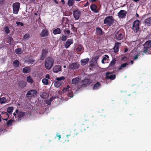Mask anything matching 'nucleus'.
<instances>
[{"instance_id":"obj_1","label":"nucleus","mask_w":151,"mask_h":151,"mask_svg":"<svg viewBox=\"0 0 151 151\" xmlns=\"http://www.w3.org/2000/svg\"><path fill=\"white\" fill-rule=\"evenodd\" d=\"M54 63V59L50 57L47 58L45 60V67L48 70L50 69Z\"/></svg>"},{"instance_id":"obj_2","label":"nucleus","mask_w":151,"mask_h":151,"mask_svg":"<svg viewBox=\"0 0 151 151\" xmlns=\"http://www.w3.org/2000/svg\"><path fill=\"white\" fill-rule=\"evenodd\" d=\"M115 34L116 39L118 40H122L125 36L124 31L122 29H120L118 31L117 30L116 31Z\"/></svg>"},{"instance_id":"obj_3","label":"nucleus","mask_w":151,"mask_h":151,"mask_svg":"<svg viewBox=\"0 0 151 151\" xmlns=\"http://www.w3.org/2000/svg\"><path fill=\"white\" fill-rule=\"evenodd\" d=\"M115 20L113 19V16H109L106 17L104 20V24L109 27L112 25L114 23Z\"/></svg>"},{"instance_id":"obj_4","label":"nucleus","mask_w":151,"mask_h":151,"mask_svg":"<svg viewBox=\"0 0 151 151\" xmlns=\"http://www.w3.org/2000/svg\"><path fill=\"white\" fill-rule=\"evenodd\" d=\"M139 21L137 19H136L133 22L132 29L136 33L139 30Z\"/></svg>"},{"instance_id":"obj_5","label":"nucleus","mask_w":151,"mask_h":151,"mask_svg":"<svg viewBox=\"0 0 151 151\" xmlns=\"http://www.w3.org/2000/svg\"><path fill=\"white\" fill-rule=\"evenodd\" d=\"M65 79V77L63 76H61L60 77L57 78H56V80H57L55 81L54 83V86L56 88H58L62 83V82L61 81L62 80H64Z\"/></svg>"},{"instance_id":"obj_6","label":"nucleus","mask_w":151,"mask_h":151,"mask_svg":"<svg viewBox=\"0 0 151 151\" xmlns=\"http://www.w3.org/2000/svg\"><path fill=\"white\" fill-rule=\"evenodd\" d=\"M73 14L75 20H77L80 17L81 14V12L78 9H77L73 12Z\"/></svg>"},{"instance_id":"obj_7","label":"nucleus","mask_w":151,"mask_h":151,"mask_svg":"<svg viewBox=\"0 0 151 151\" xmlns=\"http://www.w3.org/2000/svg\"><path fill=\"white\" fill-rule=\"evenodd\" d=\"M20 4L19 2H16L13 4V13L15 14H17L19 11Z\"/></svg>"},{"instance_id":"obj_8","label":"nucleus","mask_w":151,"mask_h":151,"mask_svg":"<svg viewBox=\"0 0 151 151\" xmlns=\"http://www.w3.org/2000/svg\"><path fill=\"white\" fill-rule=\"evenodd\" d=\"M37 93V91L34 90H31L27 92L26 94V96L28 99L30 97H32L35 96Z\"/></svg>"},{"instance_id":"obj_9","label":"nucleus","mask_w":151,"mask_h":151,"mask_svg":"<svg viewBox=\"0 0 151 151\" xmlns=\"http://www.w3.org/2000/svg\"><path fill=\"white\" fill-rule=\"evenodd\" d=\"M48 53V50L47 49H43L42 51L41 54L40 56V60H43L46 57Z\"/></svg>"},{"instance_id":"obj_10","label":"nucleus","mask_w":151,"mask_h":151,"mask_svg":"<svg viewBox=\"0 0 151 151\" xmlns=\"http://www.w3.org/2000/svg\"><path fill=\"white\" fill-rule=\"evenodd\" d=\"M127 12L123 10L119 11L118 13V16L120 18H124L126 16Z\"/></svg>"},{"instance_id":"obj_11","label":"nucleus","mask_w":151,"mask_h":151,"mask_svg":"<svg viewBox=\"0 0 151 151\" xmlns=\"http://www.w3.org/2000/svg\"><path fill=\"white\" fill-rule=\"evenodd\" d=\"M80 66L79 64L77 63H73L70 64L69 66L70 69L74 70L78 68Z\"/></svg>"},{"instance_id":"obj_12","label":"nucleus","mask_w":151,"mask_h":151,"mask_svg":"<svg viewBox=\"0 0 151 151\" xmlns=\"http://www.w3.org/2000/svg\"><path fill=\"white\" fill-rule=\"evenodd\" d=\"M116 76L115 74H111L109 72H107L106 73V78L113 80L116 78Z\"/></svg>"},{"instance_id":"obj_13","label":"nucleus","mask_w":151,"mask_h":151,"mask_svg":"<svg viewBox=\"0 0 151 151\" xmlns=\"http://www.w3.org/2000/svg\"><path fill=\"white\" fill-rule=\"evenodd\" d=\"M73 40L72 39H68L66 41L65 45V46L66 48H68L70 45L73 43Z\"/></svg>"},{"instance_id":"obj_14","label":"nucleus","mask_w":151,"mask_h":151,"mask_svg":"<svg viewBox=\"0 0 151 151\" xmlns=\"http://www.w3.org/2000/svg\"><path fill=\"white\" fill-rule=\"evenodd\" d=\"M49 34L48 31L46 29H43L41 33L40 34V36L42 37H47Z\"/></svg>"},{"instance_id":"obj_15","label":"nucleus","mask_w":151,"mask_h":151,"mask_svg":"<svg viewBox=\"0 0 151 151\" xmlns=\"http://www.w3.org/2000/svg\"><path fill=\"white\" fill-rule=\"evenodd\" d=\"M15 112L17 114V117L19 118H22V117L24 116L26 114L25 112L22 111H19L18 109L16 110Z\"/></svg>"},{"instance_id":"obj_16","label":"nucleus","mask_w":151,"mask_h":151,"mask_svg":"<svg viewBox=\"0 0 151 151\" xmlns=\"http://www.w3.org/2000/svg\"><path fill=\"white\" fill-rule=\"evenodd\" d=\"M53 71L55 73H58L61 70V66L59 65H56L52 69Z\"/></svg>"},{"instance_id":"obj_17","label":"nucleus","mask_w":151,"mask_h":151,"mask_svg":"<svg viewBox=\"0 0 151 151\" xmlns=\"http://www.w3.org/2000/svg\"><path fill=\"white\" fill-rule=\"evenodd\" d=\"M119 45H121V43H120L117 42L115 43V45L113 48V50L115 53H116L118 52Z\"/></svg>"},{"instance_id":"obj_18","label":"nucleus","mask_w":151,"mask_h":151,"mask_svg":"<svg viewBox=\"0 0 151 151\" xmlns=\"http://www.w3.org/2000/svg\"><path fill=\"white\" fill-rule=\"evenodd\" d=\"M144 24L146 26H148L151 25V17L145 19V20Z\"/></svg>"},{"instance_id":"obj_19","label":"nucleus","mask_w":151,"mask_h":151,"mask_svg":"<svg viewBox=\"0 0 151 151\" xmlns=\"http://www.w3.org/2000/svg\"><path fill=\"white\" fill-rule=\"evenodd\" d=\"M1 115H2V116H4V117L5 118H2L3 120L7 121L9 117V115L7 112L2 111L1 113Z\"/></svg>"},{"instance_id":"obj_20","label":"nucleus","mask_w":151,"mask_h":151,"mask_svg":"<svg viewBox=\"0 0 151 151\" xmlns=\"http://www.w3.org/2000/svg\"><path fill=\"white\" fill-rule=\"evenodd\" d=\"M31 71V68L29 66L24 67L22 70V72L24 73H28L30 72Z\"/></svg>"},{"instance_id":"obj_21","label":"nucleus","mask_w":151,"mask_h":151,"mask_svg":"<svg viewBox=\"0 0 151 151\" xmlns=\"http://www.w3.org/2000/svg\"><path fill=\"white\" fill-rule=\"evenodd\" d=\"M109 57L108 56L106 55H104V57L102 60L101 62L103 64L107 63L108 61L109 60Z\"/></svg>"},{"instance_id":"obj_22","label":"nucleus","mask_w":151,"mask_h":151,"mask_svg":"<svg viewBox=\"0 0 151 151\" xmlns=\"http://www.w3.org/2000/svg\"><path fill=\"white\" fill-rule=\"evenodd\" d=\"M96 32L97 35H102L103 31L101 28L97 27L96 28Z\"/></svg>"},{"instance_id":"obj_23","label":"nucleus","mask_w":151,"mask_h":151,"mask_svg":"<svg viewBox=\"0 0 151 151\" xmlns=\"http://www.w3.org/2000/svg\"><path fill=\"white\" fill-rule=\"evenodd\" d=\"M101 86V84L99 82H97L95 83L93 86V90H96L99 88Z\"/></svg>"},{"instance_id":"obj_24","label":"nucleus","mask_w":151,"mask_h":151,"mask_svg":"<svg viewBox=\"0 0 151 151\" xmlns=\"http://www.w3.org/2000/svg\"><path fill=\"white\" fill-rule=\"evenodd\" d=\"M89 60V59L88 58H86L82 59L81 60V63L82 65H84L87 63Z\"/></svg>"},{"instance_id":"obj_25","label":"nucleus","mask_w":151,"mask_h":151,"mask_svg":"<svg viewBox=\"0 0 151 151\" xmlns=\"http://www.w3.org/2000/svg\"><path fill=\"white\" fill-rule=\"evenodd\" d=\"M14 121V120L12 119H9L6 123V126L8 127L12 126L13 125V123Z\"/></svg>"},{"instance_id":"obj_26","label":"nucleus","mask_w":151,"mask_h":151,"mask_svg":"<svg viewBox=\"0 0 151 151\" xmlns=\"http://www.w3.org/2000/svg\"><path fill=\"white\" fill-rule=\"evenodd\" d=\"M84 48L82 45H79L76 49V50L78 52H80L83 50Z\"/></svg>"},{"instance_id":"obj_27","label":"nucleus","mask_w":151,"mask_h":151,"mask_svg":"<svg viewBox=\"0 0 151 151\" xmlns=\"http://www.w3.org/2000/svg\"><path fill=\"white\" fill-rule=\"evenodd\" d=\"M53 33L55 35H57L61 33V30L59 28H57L54 29L53 31Z\"/></svg>"},{"instance_id":"obj_28","label":"nucleus","mask_w":151,"mask_h":151,"mask_svg":"<svg viewBox=\"0 0 151 151\" xmlns=\"http://www.w3.org/2000/svg\"><path fill=\"white\" fill-rule=\"evenodd\" d=\"M82 82L83 83L82 86H84V85L89 84H90V80L87 79L86 78L84 80H82Z\"/></svg>"},{"instance_id":"obj_29","label":"nucleus","mask_w":151,"mask_h":151,"mask_svg":"<svg viewBox=\"0 0 151 151\" xmlns=\"http://www.w3.org/2000/svg\"><path fill=\"white\" fill-rule=\"evenodd\" d=\"M20 62L17 60H14L13 62V65L15 68L18 67L19 65Z\"/></svg>"},{"instance_id":"obj_30","label":"nucleus","mask_w":151,"mask_h":151,"mask_svg":"<svg viewBox=\"0 0 151 151\" xmlns=\"http://www.w3.org/2000/svg\"><path fill=\"white\" fill-rule=\"evenodd\" d=\"M19 84L20 87L24 88L26 86L27 83L26 82L22 81L19 83Z\"/></svg>"},{"instance_id":"obj_31","label":"nucleus","mask_w":151,"mask_h":151,"mask_svg":"<svg viewBox=\"0 0 151 151\" xmlns=\"http://www.w3.org/2000/svg\"><path fill=\"white\" fill-rule=\"evenodd\" d=\"M7 100L4 97L0 98V104H4L7 103Z\"/></svg>"},{"instance_id":"obj_32","label":"nucleus","mask_w":151,"mask_h":151,"mask_svg":"<svg viewBox=\"0 0 151 151\" xmlns=\"http://www.w3.org/2000/svg\"><path fill=\"white\" fill-rule=\"evenodd\" d=\"M80 127L81 130H85L87 128H88V127L86 124L85 123V124H82L81 125Z\"/></svg>"},{"instance_id":"obj_33","label":"nucleus","mask_w":151,"mask_h":151,"mask_svg":"<svg viewBox=\"0 0 151 151\" xmlns=\"http://www.w3.org/2000/svg\"><path fill=\"white\" fill-rule=\"evenodd\" d=\"M5 41L6 43H9V44H11L12 42L13 41V40L12 37H9L6 39Z\"/></svg>"},{"instance_id":"obj_34","label":"nucleus","mask_w":151,"mask_h":151,"mask_svg":"<svg viewBox=\"0 0 151 151\" xmlns=\"http://www.w3.org/2000/svg\"><path fill=\"white\" fill-rule=\"evenodd\" d=\"M145 45L147 47H150L151 48V40L147 41L145 43Z\"/></svg>"},{"instance_id":"obj_35","label":"nucleus","mask_w":151,"mask_h":151,"mask_svg":"<svg viewBox=\"0 0 151 151\" xmlns=\"http://www.w3.org/2000/svg\"><path fill=\"white\" fill-rule=\"evenodd\" d=\"M79 78L76 77L73 79L72 81V83L73 84H76L79 81Z\"/></svg>"},{"instance_id":"obj_36","label":"nucleus","mask_w":151,"mask_h":151,"mask_svg":"<svg viewBox=\"0 0 151 151\" xmlns=\"http://www.w3.org/2000/svg\"><path fill=\"white\" fill-rule=\"evenodd\" d=\"M97 7V6L95 4H93L91 5L90 6V8L91 10L92 11L94 12L96 9Z\"/></svg>"},{"instance_id":"obj_37","label":"nucleus","mask_w":151,"mask_h":151,"mask_svg":"<svg viewBox=\"0 0 151 151\" xmlns=\"http://www.w3.org/2000/svg\"><path fill=\"white\" fill-rule=\"evenodd\" d=\"M75 0H68V5L69 6H71L73 5L74 3Z\"/></svg>"},{"instance_id":"obj_38","label":"nucleus","mask_w":151,"mask_h":151,"mask_svg":"<svg viewBox=\"0 0 151 151\" xmlns=\"http://www.w3.org/2000/svg\"><path fill=\"white\" fill-rule=\"evenodd\" d=\"M14 108L12 107H9L7 109V112L9 114H12Z\"/></svg>"},{"instance_id":"obj_39","label":"nucleus","mask_w":151,"mask_h":151,"mask_svg":"<svg viewBox=\"0 0 151 151\" xmlns=\"http://www.w3.org/2000/svg\"><path fill=\"white\" fill-rule=\"evenodd\" d=\"M145 47L143 49V51L145 53H146L150 49V47H147L145 45V43L144 45Z\"/></svg>"},{"instance_id":"obj_40","label":"nucleus","mask_w":151,"mask_h":151,"mask_svg":"<svg viewBox=\"0 0 151 151\" xmlns=\"http://www.w3.org/2000/svg\"><path fill=\"white\" fill-rule=\"evenodd\" d=\"M116 60L115 58L113 59L112 61H111L110 62L109 65L111 67L114 66V65L115 64V63H116Z\"/></svg>"},{"instance_id":"obj_41","label":"nucleus","mask_w":151,"mask_h":151,"mask_svg":"<svg viewBox=\"0 0 151 151\" xmlns=\"http://www.w3.org/2000/svg\"><path fill=\"white\" fill-rule=\"evenodd\" d=\"M27 81L29 83H32L33 82V80L30 76H28L27 78Z\"/></svg>"},{"instance_id":"obj_42","label":"nucleus","mask_w":151,"mask_h":151,"mask_svg":"<svg viewBox=\"0 0 151 151\" xmlns=\"http://www.w3.org/2000/svg\"><path fill=\"white\" fill-rule=\"evenodd\" d=\"M42 82L44 83L45 85H47L48 84V80L46 78H43L42 80Z\"/></svg>"},{"instance_id":"obj_43","label":"nucleus","mask_w":151,"mask_h":151,"mask_svg":"<svg viewBox=\"0 0 151 151\" xmlns=\"http://www.w3.org/2000/svg\"><path fill=\"white\" fill-rule=\"evenodd\" d=\"M128 64L127 63H126L121 65V66L119 67L118 69L119 70H120L122 69V68H124L127 65H128Z\"/></svg>"},{"instance_id":"obj_44","label":"nucleus","mask_w":151,"mask_h":151,"mask_svg":"<svg viewBox=\"0 0 151 151\" xmlns=\"http://www.w3.org/2000/svg\"><path fill=\"white\" fill-rule=\"evenodd\" d=\"M4 30L6 34H8L9 33L10 30L8 27H6L4 28Z\"/></svg>"},{"instance_id":"obj_45","label":"nucleus","mask_w":151,"mask_h":151,"mask_svg":"<svg viewBox=\"0 0 151 151\" xmlns=\"http://www.w3.org/2000/svg\"><path fill=\"white\" fill-rule=\"evenodd\" d=\"M22 49L21 48H17L15 50V52L16 54H19L21 53Z\"/></svg>"},{"instance_id":"obj_46","label":"nucleus","mask_w":151,"mask_h":151,"mask_svg":"<svg viewBox=\"0 0 151 151\" xmlns=\"http://www.w3.org/2000/svg\"><path fill=\"white\" fill-rule=\"evenodd\" d=\"M67 95L70 96V98H72L73 97V92H68V93H67Z\"/></svg>"},{"instance_id":"obj_47","label":"nucleus","mask_w":151,"mask_h":151,"mask_svg":"<svg viewBox=\"0 0 151 151\" xmlns=\"http://www.w3.org/2000/svg\"><path fill=\"white\" fill-rule=\"evenodd\" d=\"M35 60H29L27 61L28 64H32L35 62Z\"/></svg>"},{"instance_id":"obj_48","label":"nucleus","mask_w":151,"mask_h":151,"mask_svg":"<svg viewBox=\"0 0 151 151\" xmlns=\"http://www.w3.org/2000/svg\"><path fill=\"white\" fill-rule=\"evenodd\" d=\"M29 37V34H26L23 36V39H26L28 38Z\"/></svg>"},{"instance_id":"obj_49","label":"nucleus","mask_w":151,"mask_h":151,"mask_svg":"<svg viewBox=\"0 0 151 151\" xmlns=\"http://www.w3.org/2000/svg\"><path fill=\"white\" fill-rule=\"evenodd\" d=\"M67 39V37L66 36L63 35L61 37V40L63 41H65Z\"/></svg>"},{"instance_id":"obj_50","label":"nucleus","mask_w":151,"mask_h":151,"mask_svg":"<svg viewBox=\"0 0 151 151\" xmlns=\"http://www.w3.org/2000/svg\"><path fill=\"white\" fill-rule=\"evenodd\" d=\"M68 88H65L63 89V93H66V92H67L68 93Z\"/></svg>"},{"instance_id":"obj_51","label":"nucleus","mask_w":151,"mask_h":151,"mask_svg":"<svg viewBox=\"0 0 151 151\" xmlns=\"http://www.w3.org/2000/svg\"><path fill=\"white\" fill-rule=\"evenodd\" d=\"M52 101V100H48L46 101V104H47V105H50Z\"/></svg>"},{"instance_id":"obj_52","label":"nucleus","mask_w":151,"mask_h":151,"mask_svg":"<svg viewBox=\"0 0 151 151\" xmlns=\"http://www.w3.org/2000/svg\"><path fill=\"white\" fill-rule=\"evenodd\" d=\"M16 24L18 26L21 25V26H23L24 24L23 23L20 22H16Z\"/></svg>"},{"instance_id":"obj_53","label":"nucleus","mask_w":151,"mask_h":151,"mask_svg":"<svg viewBox=\"0 0 151 151\" xmlns=\"http://www.w3.org/2000/svg\"><path fill=\"white\" fill-rule=\"evenodd\" d=\"M139 56V55L137 54L134 57L133 60H136L138 58Z\"/></svg>"},{"instance_id":"obj_54","label":"nucleus","mask_w":151,"mask_h":151,"mask_svg":"<svg viewBox=\"0 0 151 151\" xmlns=\"http://www.w3.org/2000/svg\"><path fill=\"white\" fill-rule=\"evenodd\" d=\"M64 33L65 34L66 33L69 34L70 33V30H64Z\"/></svg>"},{"instance_id":"obj_55","label":"nucleus","mask_w":151,"mask_h":151,"mask_svg":"<svg viewBox=\"0 0 151 151\" xmlns=\"http://www.w3.org/2000/svg\"><path fill=\"white\" fill-rule=\"evenodd\" d=\"M4 1V0H2L0 1V6H2L3 5V3Z\"/></svg>"},{"instance_id":"obj_56","label":"nucleus","mask_w":151,"mask_h":151,"mask_svg":"<svg viewBox=\"0 0 151 151\" xmlns=\"http://www.w3.org/2000/svg\"><path fill=\"white\" fill-rule=\"evenodd\" d=\"M98 58H99V57L98 56H96L94 58V59L95 60V61L96 62V63H97V61Z\"/></svg>"},{"instance_id":"obj_57","label":"nucleus","mask_w":151,"mask_h":151,"mask_svg":"<svg viewBox=\"0 0 151 151\" xmlns=\"http://www.w3.org/2000/svg\"><path fill=\"white\" fill-rule=\"evenodd\" d=\"M59 137V139H60V138L61 137V135H60V134H56V137Z\"/></svg>"},{"instance_id":"obj_58","label":"nucleus","mask_w":151,"mask_h":151,"mask_svg":"<svg viewBox=\"0 0 151 151\" xmlns=\"http://www.w3.org/2000/svg\"><path fill=\"white\" fill-rule=\"evenodd\" d=\"M89 4V3L88 1H87L86 3L84 4V7H86Z\"/></svg>"},{"instance_id":"obj_59","label":"nucleus","mask_w":151,"mask_h":151,"mask_svg":"<svg viewBox=\"0 0 151 151\" xmlns=\"http://www.w3.org/2000/svg\"><path fill=\"white\" fill-rule=\"evenodd\" d=\"M45 78H46L50 79V76L48 74H47L45 76Z\"/></svg>"},{"instance_id":"obj_60","label":"nucleus","mask_w":151,"mask_h":151,"mask_svg":"<svg viewBox=\"0 0 151 151\" xmlns=\"http://www.w3.org/2000/svg\"><path fill=\"white\" fill-rule=\"evenodd\" d=\"M65 20H68L67 18H65V17H63V19H62V21H63V22H64V21Z\"/></svg>"},{"instance_id":"obj_61","label":"nucleus","mask_w":151,"mask_h":151,"mask_svg":"<svg viewBox=\"0 0 151 151\" xmlns=\"http://www.w3.org/2000/svg\"><path fill=\"white\" fill-rule=\"evenodd\" d=\"M54 1L56 4H58V1L56 0H54Z\"/></svg>"},{"instance_id":"obj_62","label":"nucleus","mask_w":151,"mask_h":151,"mask_svg":"<svg viewBox=\"0 0 151 151\" xmlns=\"http://www.w3.org/2000/svg\"><path fill=\"white\" fill-rule=\"evenodd\" d=\"M61 2L63 3V4H64L65 3L64 0H61Z\"/></svg>"},{"instance_id":"obj_63","label":"nucleus","mask_w":151,"mask_h":151,"mask_svg":"<svg viewBox=\"0 0 151 151\" xmlns=\"http://www.w3.org/2000/svg\"><path fill=\"white\" fill-rule=\"evenodd\" d=\"M130 63H131V64H133L134 63L133 61L132 60H131Z\"/></svg>"},{"instance_id":"obj_64","label":"nucleus","mask_w":151,"mask_h":151,"mask_svg":"<svg viewBox=\"0 0 151 151\" xmlns=\"http://www.w3.org/2000/svg\"><path fill=\"white\" fill-rule=\"evenodd\" d=\"M128 50V49L127 48H125L124 50V52H126Z\"/></svg>"}]
</instances>
